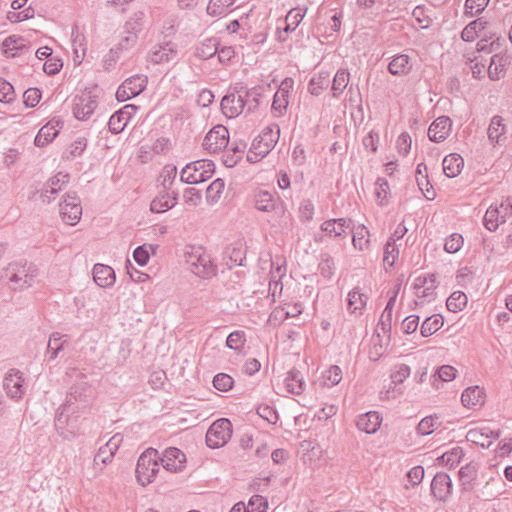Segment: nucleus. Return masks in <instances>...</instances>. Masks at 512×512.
I'll list each match as a JSON object with an SVG mask.
<instances>
[{
	"label": "nucleus",
	"instance_id": "obj_31",
	"mask_svg": "<svg viewBox=\"0 0 512 512\" xmlns=\"http://www.w3.org/2000/svg\"><path fill=\"white\" fill-rule=\"evenodd\" d=\"M416 182L427 200H433L435 198V191L428 180L427 166L424 163H419L417 165Z\"/></svg>",
	"mask_w": 512,
	"mask_h": 512
},
{
	"label": "nucleus",
	"instance_id": "obj_64",
	"mask_svg": "<svg viewBox=\"0 0 512 512\" xmlns=\"http://www.w3.org/2000/svg\"><path fill=\"white\" fill-rule=\"evenodd\" d=\"M24 103L27 107H35L41 99V91L38 88H29L24 94Z\"/></svg>",
	"mask_w": 512,
	"mask_h": 512
},
{
	"label": "nucleus",
	"instance_id": "obj_53",
	"mask_svg": "<svg viewBox=\"0 0 512 512\" xmlns=\"http://www.w3.org/2000/svg\"><path fill=\"white\" fill-rule=\"evenodd\" d=\"M437 419L438 418H436L432 415L424 417L417 425L416 429H417L418 434L426 436V435H430L431 433H433L435 428L440 424L437 421Z\"/></svg>",
	"mask_w": 512,
	"mask_h": 512
},
{
	"label": "nucleus",
	"instance_id": "obj_57",
	"mask_svg": "<svg viewBox=\"0 0 512 512\" xmlns=\"http://www.w3.org/2000/svg\"><path fill=\"white\" fill-rule=\"evenodd\" d=\"M143 12H137L129 20L125 23L124 29L126 33L135 32L138 36V33L141 31L143 26Z\"/></svg>",
	"mask_w": 512,
	"mask_h": 512
},
{
	"label": "nucleus",
	"instance_id": "obj_5",
	"mask_svg": "<svg viewBox=\"0 0 512 512\" xmlns=\"http://www.w3.org/2000/svg\"><path fill=\"white\" fill-rule=\"evenodd\" d=\"M255 208L261 212L273 213L280 219V223L287 224L286 205L279 196L269 191H259L255 195Z\"/></svg>",
	"mask_w": 512,
	"mask_h": 512
},
{
	"label": "nucleus",
	"instance_id": "obj_21",
	"mask_svg": "<svg viewBox=\"0 0 512 512\" xmlns=\"http://www.w3.org/2000/svg\"><path fill=\"white\" fill-rule=\"evenodd\" d=\"M431 492L440 501H445L452 492V480L445 472H438L431 482Z\"/></svg>",
	"mask_w": 512,
	"mask_h": 512
},
{
	"label": "nucleus",
	"instance_id": "obj_42",
	"mask_svg": "<svg viewBox=\"0 0 512 512\" xmlns=\"http://www.w3.org/2000/svg\"><path fill=\"white\" fill-rule=\"evenodd\" d=\"M467 304V296L462 291L453 292L446 301L447 309L453 313L462 311Z\"/></svg>",
	"mask_w": 512,
	"mask_h": 512
},
{
	"label": "nucleus",
	"instance_id": "obj_61",
	"mask_svg": "<svg viewBox=\"0 0 512 512\" xmlns=\"http://www.w3.org/2000/svg\"><path fill=\"white\" fill-rule=\"evenodd\" d=\"M225 187V182L221 178L215 179L207 188V198L212 201H217Z\"/></svg>",
	"mask_w": 512,
	"mask_h": 512
},
{
	"label": "nucleus",
	"instance_id": "obj_3",
	"mask_svg": "<svg viewBox=\"0 0 512 512\" xmlns=\"http://www.w3.org/2000/svg\"><path fill=\"white\" fill-rule=\"evenodd\" d=\"M159 453L154 448L146 449L138 458L136 477L142 486L150 484L159 472Z\"/></svg>",
	"mask_w": 512,
	"mask_h": 512
},
{
	"label": "nucleus",
	"instance_id": "obj_60",
	"mask_svg": "<svg viewBox=\"0 0 512 512\" xmlns=\"http://www.w3.org/2000/svg\"><path fill=\"white\" fill-rule=\"evenodd\" d=\"M15 98L14 87L8 81L0 78V102L10 103Z\"/></svg>",
	"mask_w": 512,
	"mask_h": 512
},
{
	"label": "nucleus",
	"instance_id": "obj_27",
	"mask_svg": "<svg viewBox=\"0 0 512 512\" xmlns=\"http://www.w3.org/2000/svg\"><path fill=\"white\" fill-rule=\"evenodd\" d=\"M462 404L467 408H476L485 401V392L479 386L466 388L461 395Z\"/></svg>",
	"mask_w": 512,
	"mask_h": 512
},
{
	"label": "nucleus",
	"instance_id": "obj_22",
	"mask_svg": "<svg viewBox=\"0 0 512 512\" xmlns=\"http://www.w3.org/2000/svg\"><path fill=\"white\" fill-rule=\"evenodd\" d=\"M351 224V219H329L321 224L320 229L329 237H344L346 235V230L351 228Z\"/></svg>",
	"mask_w": 512,
	"mask_h": 512
},
{
	"label": "nucleus",
	"instance_id": "obj_26",
	"mask_svg": "<svg viewBox=\"0 0 512 512\" xmlns=\"http://www.w3.org/2000/svg\"><path fill=\"white\" fill-rule=\"evenodd\" d=\"M91 392L90 386L86 382H80L74 386L71 387L70 393L67 396L66 403L64 404V411L69 412L72 410V406L74 402L82 401L87 402L88 401V393Z\"/></svg>",
	"mask_w": 512,
	"mask_h": 512
},
{
	"label": "nucleus",
	"instance_id": "obj_43",
	"mask_svg": "<svg viewBox=\"0 0 512 512\" xmlns=\"http://www.w3.org/2000/svg\"><path fill=\"white\" fill-rule=\"evenodd\" d=\"M288 82L292 83V80L285 79L280 89L274 95L272 109L278 111L280 114H282L283 110H285L288 105L287 90L283 87L288 86Z\"/></svg>",
	"mask_w": 512,
	"mask_h": 512
},
{
	"label": "nucleus",
	"instance_id": "obj_36",
	"mask_svg": "<svg viewBox=\"0 0 512 512\" xmlns=\"http://www.w3.org/2000/svg\"><path fill=\"white\" fill-rule=\"evenodd\" d=\"M458 475L463 490H471L477 478V467L472 463L467 464L461 467V469L458 472Z\"/></svg>",
	"mask_w": 512,
	"mask_h": 512
},
{
	"label": "nucleus",
	"instance_id": "obj_63",
	"mask_svg": "<svg viewBox=\"0 0 512 512\" xmlns=\"http://www.w3.org/2000/svg\"><path fill=\"white\" fill-rule=\"evenodd\" d=\"M375 188V195L380 205H383L384 200L387 199L389 184L385 178H378Z\"/></svg>",
	"mask_w": 512,
	"mask_h": 512
},
{
	"label": "nucleus",
	"instance_id": "obj_40",
	"mask_svg": "<svg viewBox=\"0 0 512 512\" xmlns=\"http://www.w3.org/2000/svg\"><path fill=\"white\" fill-rule=\"evenodd\" d=\"M219 45L220 43L216 38L205 39L197 48L196 55L201 59H210L217 54Z\"/></svg>",
	"mask_w": 512,
	"mask_h": 512
},
{
	"label": "nucleus",
	"instance_id": "obj_17",
	"mask_svg": "<svg viewBox=\"0 0 512 512\" xmlns=\"http://www.w3.org/2000/svg\"><path fill=\"white\" fill-rule=\"evenodd\" d=\"M499 437V430H492L488 427L470 429L466 435L468 441L482 448H489L493 441Z\"/></svg>",
	"mask_w": 512,
	"mask_h": 512
},
{
	"label": "nucleus",
	"instance_id": "obj_29",
	"mask_svg": "<svg viewBox=\"0 0 512 512\" xmlns=\"http://www.w3.org/2000/svg\"><path fill=\"white\" fill-rule=\"evenodd\" d=\"M508 215L509 213H505V210L501 208V205L495 208L490 206L484 215L483 224L489 231H495L500 222L504 223L506 221V217Z\"/></svg>",
	"mask_w": 512,
	"mask_h": 512
},
{
	"label": "nucleus",
	"instance_id": "obj_41",
	"mask_svg": "<svg viewBox=\"0 0 512 512\" xmlns=\"http://www.w3.org/2000/svg\"><path fill=\"white\" fill-rule=\"evenodd\" d=\"M176 175L177 167L175 165L167 164L162 168L159 175V181L163 191H170Z\"/></svg>",
	"mask_w": 512,
	"mask_h": 512
},
{
	"label": "nucleus",
	"instance_id": "obj_1",
	"mask_svg": "<svg viewBox=\"0 0 512 512\" xmlns=\"http://www.w3.org/2000/svg\"><path fill=\"white\" fill-rule=\"evenodd\" d=\"M280 128L277 124L265 127L262 132L253 140L252 146L247 153V160L256 163L275 147L279 140Z\"/></svg>",
	"mask_w": 512,
	"mask_h": 512
},
{
	"label": "nucleus",
	"instance_id": "obj_52",
	"mask_svg": "<svg viewBox=\"0 0 512 512\" xmlns=\"http://www.w3.org/2000/svg\"><path fill=\"white\" fill-rule=\"evenodd\" d=\"M399 256V249L395 244V238H389L384 247L383 261L392 267Z\"/></svg>",
	"mask_w": 512,
	"mask_h": 512
},
{
	"label": "nucleus",
	"instance_id": "obj_19",
	"mask_svg": "<svg viewBox=\"0 0 512 512\" xmlns=\"http://www.w3.org/2000/svg\"><path fill=\"white\" fill-rule=\"evenodd\" d=\"M23 376L18 370H10L4 377L3 386L12 399H20L24 394Z\"/></svg>",
	"mask_w": 512,
	"mask_h": 512
},
{
	"label": "nucleus",
	"instance_id": "obj_6",
	"mask_svg": "<svg viewBox=\"0 0 512 512\" xmlns=\"http://www.w3.org/2000/svg\"><path fill=\"white\" fill-rule=\"evenodd\" d=\"M232 423L227 418H221L211 424L206 432V444L211 449L224 446L231 438Z\"/></svg>",
	"mask_w": 512,
	"mask_h": 512
},
{
	"label": "nucleus",
	"instance_id": "obj_4",
	"mask_svg": "<svg viewBox=\"0 0 512 512\" xmlns=\"http://www.w3.org/2000/svg\"><path fill=\"white\" fill-rule=\"evenodd\" d=\"M215 172L212 160L200 159L188 163L181 171L180 180L186 184H198L209 180Z\"/></svg>",
	"mask_w": 512,
	"mask_h": 512
},
{
	"label": "nucleus",
	"instance_id": "obj_54",
	"mask_svg": "<svg viewBox=\"0 0 512 512\" xmlns=\"http://www.w3.org/2000/svg\"><path fill=\"white\" fill-rule=\"evenodd\" d=\"M235 0H210L207 6V13L211 16H219L233 5Z\"/></svg>",
	"mask_w": 512,
	"mask_h": 512
},
{
	"label": "nucleus",
	"instance_id": "obj_9",
	"mask_svg": "<svg viewBox=\"0 0 512 512\" xmlns=\"http://www.w3.org/2000/svg\"><path fill=\"white\" fill-rule=\"evenodd\" d=\"M97 105V99L91 92H82L73 98V115L78 120H88L94 113Z\"/></svg>",
	"mask_w": 512,
	"mask_h": 512
},
{
	"label": "nucleus",
	"instance_id": "obj_37",
	"mask_svg": "<svg viewBox=\"0 0 512 512\" xmlns=\"http://www.w3.org/2000/svg\"><path fill=\"white\" fill-rule=\"evenodd\" d=\"M505 131L506 127L503 123V118L498 115L492 117L487 131L490 142L499 144Z\"/></svg>",
	"mask_w": 512,
	"mask_h": 512
},
{
	"label": "nucleus",
	"instance_id": "obj_12",
	"mask_svg": "<svg viewBox=\"0 0 512 512\" xmlns=\"http://www.w3.org/2000/svg\"><path fill=\"white\" fill-rule=\"evenodd\" d=\"M138 107L133 104H128L122 107L111 115L108 121L109 131L113 134L121 133L129 121L135 116Z\"/></svg>",
	"mask_w": 512,
	"mask_h": 512
},
{
	"label": "nucleus",
	"instance_id": "obj_33",
	"mask_svg": "<svg viewBox=\"0 0 512 512\" xmlns=\"http://www.w3.org/2000/svg\"><path fill=\"white\" fill-rule=\"evenodd\" d=\"M284 381L288 392L292 394L300 395L305 390L306 383L304 376L297 369H291L288 371Z\"/></svg>",
	"mask_w": 512,
	"mask_h": 512
},
{
	"label": "nucleus",
	"instance_id": "obj_49",
	"mask_svg": "<svg viewBox=\"0 0 512 512\" xmlns=\"http://www.w3.org/2000/svg\"><path fill=\"white\" fill-rule=\"evenodd\" d=\"M241 93L244 102V111L246 110L248 113L254 112L259 106L260 94L256 89L243 90Z\"/></svg>",
	"mask_w": 512,
	"mask_h": 512
},
{
	"label": "nucleus",
	"instance_id": "obj_39",
	"mask_svg": "<svg viewBox=\"0 0 512 512\" xmlns=\"http://www.w3.org/2000/svg\"><path fill=\"white\" fill-rule=\"evenodd\" d=\"M444 324L443 317L439 314L427 317L421 327L420 333L423 337H429L437 332Z\"/></svg>",
	"mask_w": 512,
	"mask_h": 512
},
{
	"label": "nucleus",
	"instance_id": "obj_44",
	"mask_svg": "<svg viewBox=\"0 0 512 512\" xmlns=\"http://www.w3.org/2000/svg\"><path fill=\"white\" fill-rule=\"evenodd\" d=\"M349 79L350 74L347 70L340 69L336 72L332 82V91L334 97H338L344 91L349 83Z\"/></svg>",
	"mask_w": 512,
	"mask_h": 512
},
{
	"label": "nucleus",
	"instance_id": "obj_11",
	"mask_svg": "<svg viewBox=\"0 0 512 512\" xmlns=\"http://www.w3.org/2000/svg\"><path fill=\"white\" fill-rule=\"evenodd\" d=\"M146 84L147 79L142 75H134L127 78L116 91L117 100L119 102H125L138 96L146 88Z\"/></svg>",
	"mask_w": 512,
	"mask_h": 512
},
{
	"label": "nucleus",
	"instance_id": "obj_23",
	"mask_svg": "<svg viewBox=\"0 0 512 512\" xmlns=\"http://www.w3.org/2000/svg\"><path fill=\"white\" fill-rule=\"evenodd\" d=\"M178 193L175 191H161L160 195L154 198L150 204L153 213H163L177 204Z\"/></svg>",
	"mask_w": 512,
	"mask_h": 512
},
{
	"label": "nucleus",
	"instance_id": "obj_46",
	"mask_svg": "<svg viewBox=\"0 0 512 512\" xmlns=\"http://www.w3.org/2000/svg\"><path fill=\"white\" fill-rule=\"evenodd\" d=\"M485 28V23L481 19L470 22L461 32V38L466 42H472L478 36V32Z\"/></svg>",
	"mask_w": 512,
	"mask_h": 512
},
{
	"label": "nucleus",
	"instance_id": "obj_62",
	"mask_svg": "<svg viewBox=\"0 0 512 512\" xmlns=\"http://www.w3.org/2000/svg\"><path fill=\"white\" fill-rule=\"evenodd\" d=\"M307 12V8H292L286 15L285 22H289L293 27H298L301 21L303 20L305 14Z\"/></svg>",
	"mask_w": 512,
	"mask_h": 512
},
{
	"label": "nucleus",
	"instance_id": "obj_34",
	"mask_svg": "<svg viewBox=\"0 0 512 512\" xmlns=\"http://www.w3.org/2000/svg\"><path fill=\"white\" fill-rule=\"evenodd\" d=\"M71 36L73 52L75 54L74 61L80 64L87 51L86 38L82 33L79 32V29L76 25L72 27Z\"/></svg>",
	"mask_w": 512,
	"mask_h": 512
},
{
	"label": "nucleus",
	"instance_id": "obj_8",
	"mask_svg": "<svg viewBox=\"0 0 512 512\" xmlns=\"http://www.w3.org/2000/svg\"><path fill=\"white\" fill-rule=\"evenodd\" d=\"M177 55V44L166 40L151 47L147 55V61L152 64H164L173 61Z\"/></svg>",
	"mask_w": 512,
	"mask_h": 512
},
{
	"label": "nucleus",
	"instance_id": "obj_18",
	"mask_svg": "<svg viewBox=\"0 0 512 512\" xmlns=\"http://www.w3.org/2000/svg\"><path fill=\"white\" fill-rule=\"evenodd\" d=\"M452 121L448 116L435 119L428 129V137L432 142L441 143L447 139L451 132Z\"/></svg>",
	"mask_w": 512,
	"mask_h": 512
},
{
	"label": "nucleus",
	"instance_id": "obj_28",
	"mask_svg": "<svg viewBox=\"0 0 512 512\" xmlns=\"http://www.w3.org/2000/svg\"><path fill=\"white\" fill-rule=\"evenodd\" d=\"M412 69L410 57L406 54H397L388 64V71L394 76H405Z\"/></svg>",
	"mask_w": 512,
	"mask_h": 512
},
{
	"label": "nucleus",
	"instance_id": "obj_2",
	"mask_svg": "<svg viewBox=\"0 0 512 512\" xmlns=\"http://www.w3.org/2000/svg\"><path fill=\"white\" fill-rule=\"evenodd\" d=\"M188 269L198 277L210 278L216 274L211 256L201 246L189 247L185 252Z\"/></svg>",
	"mask_w": 512,
	"mask_h": 512
},
{
	"label": "nucleus",
	"instance_id": "obj_38",
	"mask_svg": "<svg viewBox=\"0 0 512 512\" xmlns=\"http://www.w3.org/2000/svg\"><path fill=\"white\" fill-rule=\"evenodd\" d=\"M58 133L59 130L56 128V126L52 125L51 123H48L38 131L34 139V144L37 147H44L50 142H52L58 135Z\"/></svg>",
	"mask_w": 512,
	"mask_h": 512
},
{
	"label": "nucleus",
	"instance_id": "obj_15",
	"mask_svg": "<svg viewBox=\"0 0 512 512\" xmlns=\"http://www.w3.org/2000/svg\"><path fill=\"white\" fill-rule=\"evenodd\" d=\"M69 179V173L62 171L49 178L41 191L40 197L42 201L44 203H51V201L54 199L52 195L62 191L68 184Z\"/></svg>",
	"mask_w": 512,
	"mask_h": 512
},
{
	"label": "nucleus",
	"instance_id": "obj_24",
	"mask_svg": "<svg viewBox=\"0 0 512 512\" xmlns=\"http://www.w3.org/2000/svg\"><path fill=\"white\" fill-rule=\"evenodd\" d=\"M382 418L376 411H369L358 416L356 426L359 430L374 434L380 428Z\"/></svg>",
	"mask_w": 512,
	"mask_h": 512
},
{
	"label": "nucleus",
	"instance_id": "obj_50",
	"mask_svg": "<svg viewBox=\"0 0 512 512\" xmlns=\"http://www.w3.org/2000/svg\"><path fill=\"white\" fill-rule=\"evenodd\" d=\"M323 385L332 387L337 385L342 379V370L337 365H332L322 373Z\"/></svg>",
	"mask_w": 512,
	"mask_h": 512
},
{
	"label": "nucleus",
	"instance_id": "obj_25",
	"mask_svg": "<svg viewBox=\"0 0 512 512\" xmlns=\"http://www.w3.org/2000/svg\"><path fill=\"white\" fill-rule=\"evenodd\" d=\"M93 279L98 286L107 288L115 283L116 277L110 266L98 263L93 267Z\"/></svg>",
	"mask_w": 512,
	"mask_h": 512
},
{
	"label": "nucleus",
	"instance_id": "obj_56",
	"mask_svg": "<svg viewBox=\"0 0 512 512\" xmlns=\"http://www.w3.org/2000/svg\"><path fill=\"white\" fill-rule=\"evenodd\" d=\"M464 243V239L461 234L453 233L446 240L444 244V250L448 253H456L458 252Z\"/></svg>",
	"mask_w": 512,
	"mask_h": 512
},
{
	"label": "nucleus",
	"instance_id": "obj_58",
	"mask_svg": "<svg viewBox=\"0 0 512 512\" xmlns=\"http://www.w3.org/2000/svg\"><path fill=\"white\" fill-rule=\"evenodd\" d=\"M410 373L411 369L408 365L398 364L394 367L390 378L394 384H401L410 376Z\"/></svg>",
	"mask_w": 512,
	"mask_h": 512
},
{
	"label": "nucleus",
	"instance_id": "obj_32",
	"mask_svg": "<svg viewBox=\"0 0 512 512\" xmlns=\"http://www.w3.org/2000/svg\"><path fill=\"white\" fill-rule=\"evenodd\" d=\"M442 165L446 176L454 178L461 173L464 166V159L460 154L451 153L444 157Z\"/></svg>",
	"mask_w": 512,
	"mask_h": 512
},
{
	"label": "nucleus",
	"instance_id": "obj_30",
	"mask_svg": "<svg viewBox=\"0 0 512 512\" xmlns=\"http://www.w3.org/2000/svg\"><path fill=\"white\" fill-rule=\"evenodd\" d=\"M509 64V57L502 54H495L491 57L487 72L491 80H499L505 74Z\"/></svg>",
	"mask_w": 512,
	"mask_h": 512
},
{
	"label": "nucleus",
	"instance_id": "obj_20",
	"mask_svg": "<svg viewBox=\"0 0 512 512\" xmlns=\"http://www.w3.org/2000/svg\"><path fill=\"white\" fill-rule=\"evenodd\" d=\"M221 110L228 118H236L244 112V102L241 91L225 95L221 100Z\"/></svg>",
	"mask_w": 512,
	"mask_h": 512
},
{
	"label": "nucleus",
	"instance_id": "obj_45",
	"mask_svg": "<svg viewBox=\"0 0 512 512\" xmlns=\"http://www.w3.org/2000/svg\"><path fill=\"white\" fill-rule=\"evenodd\" d=\"M318 267L320 274L328 280H330L335 274V262L334 259L328 253L320 254V262Z\"/></svg>",
	"mask_w": 512,
	"mask_h": 512
},
{
	"label": "nucleus",
	"instance_id": "obj_14",
	"mask_svg": "<svg viewBox=\"0 0 512 512\" xmlns=\"http://www.w3.org/2000/svg\"><path fill=\"white\" fill-rule=\"evenodd\" d=\"M229 143V133L224 126L213 127L205 136L203 146L211 152H218Z\"/></svg>",
	"mask_w": 512,
	"mask_h": 512
},
{
	"label": "nucleus",
	"instance_id": "obj_48",
	"mask_svg": "<svg viewBox=\"0 0 512 512\" xmlns=\"http://www.w3.org/2000/svg\"><path fill=\"white\" fill-rule=\"evenodd\" d=\"M225 258L229 259L226 264L230 268L233 266H243L245 251L241 247H229L225 251Z\"/></svg>",
	"mask_w": 512,
	"mask_h": 512
},
{
	"label": "nucleus",
	"instance_id": "obj_47",
	"mask_svg": "<svg viewBox=\"0 0 512 512\" xmlns=\"http://www.w3.org/2000/svg\"><path fill=\"white\" fill-rule=\"evenodd\" d=\"M353 231L352 243L356 249L364 250L369 243L368 235L369 231L364 225L358 226L355 230L350 228Z\"/></svg>",
	"mask_w": 512,
	"mask_h": 512
},
{
	"label": "nucleus",
	"instance_id": "obj_16",
	"mask_svg": "<svg viewBox=\"0 0 512 512\" xmlns=\"http://www.w3.org/2000/svg\"><path fill=\"white\" fill-rule=\"evenodd\" d=\"M158 459L164 469L174 473L181 471L186 463L185 454L176 447L167 448Z\"/></svg>",
	"mask_w": 512,
	"mask_h": 512
},
{
	"label": "nucleus",
	"instance_id": "obj_7",
	"mask_svg": "<svg viewBox=\"0 0 512 512\" xmlns=\"http://www.w3.org/2000/svg\"><path fill=\"white\" fill-rule=\"evenodd\" d=\"M7 272L10 274V282L16 284L14 289H24L32 286L37 275V269L33 265H27L26 262L9 264Z\"/></svg>",
	"mask_w": 512,
	"mask_h": 512
},
{
	"label": "nucleus",
	"instance_id": "obj_51",
	"mask_svg": "<svg viewBox=\"0 0 512 512\" xmlns=\"http://www.w3.org/2000/svg\"><path fill=\"white\" fill-rule=\"evenodd\" d=\"M87 139L85 137H77L66 150V158L73 159L80 157L87 147Z\"/></svg>",
	"mask_w": 512,
	"mask_h": 512
},
{
	"label": "nucleus",
	"instance_id": "obj_10",
	"mask_svg": "<svg viewBox=\"0 0 512 512\" xmlns=\"http://www.w3.org/2000/svg\"><path fill=\"white\" fill-rule=\"evenodd\" d=\"M60 215L63 221L71 226L78 223L82 215L80 198L76 193H67L60 203Z\"/></svg>",
	"mask_w": 512,
	"mask_h": 512
},
{
	"label": "nucleus",
	"instance_id": "obj_13",
	"mask_svg": "<svg viewBox=\"0 0 512 512\" xmlns=\"http://www.w3.org/2000/svg\"><path fill=\"white\" fill-rule=\"evenodd\" d=\"M437 288L436 275L425 274L415 278L413 283L414 293L417 298H422L430 302L435 298Z\"/></svg>",
	"mask_w": 512,
	"mask_h": 512
},
{
	"label": "nucleus",
	"instance_id": "obj_55",
	"mask_svg": "<svg viewBox=\"0 0 512 512\" xmlns=\"http://www.w3.org/2000/svg\"><path fill=\"white\" fill-rule=\"evenodd\" d=\"M233 384H234L233 378L230 375L225 374V373H218L213 378V386L217 390L222 391V392L229 391L233 387Z\"/></svg>",
	"mask_w": 512,
	"mask_h": 512
},
{
	"label": "nucleus",
	"instance_id": "obj_59",
	"mask_svg": "<svg viewBox=\"0 0 512 512\" xmlns=\"http://www.w3.org/2000/svg\"><path fill=\"white\" fill-rule=\"evenodd\" d=\"M245 343V333L243 331H233L226 339V346L233 350H239Z\"/></svg>",
	"mask_w": 512,
	"mask_h": 512
},
{
	"label": "nucleus",
	"instance_id": "obj_35",
	"mask_svg": "<svg viewBox=\"0 0 512 512\" xmlns=\"http://www.w3.org/2000/svg\"><path fill=\"white\" fill-rule=\"evenodd\" d=\"M368 296L361 292L359 287L353 288L347 296L348 309L351 313H362L366 306Z\"/></svg>",
	"mask_w": 512,
	"mask_h": 512
}]
</instances>
